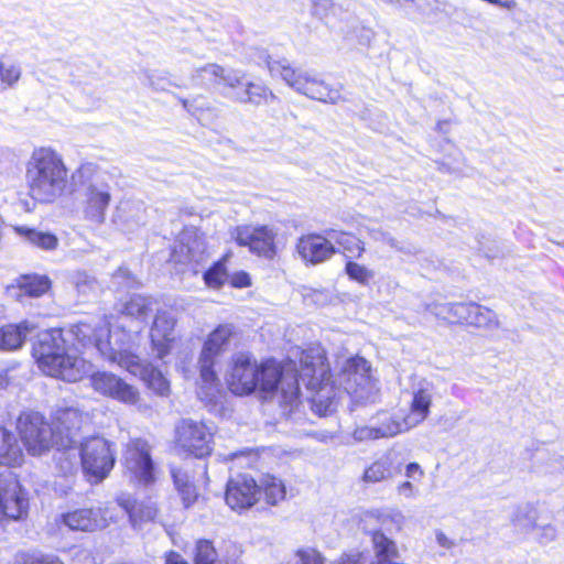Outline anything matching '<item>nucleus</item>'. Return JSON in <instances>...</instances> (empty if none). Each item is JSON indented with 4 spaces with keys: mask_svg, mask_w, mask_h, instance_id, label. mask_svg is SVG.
I'll use <instances>...</instances> for the list:
<instances>
[{
    "mask_svg": "<svg viewBox=\"0 0 564 564\" xmlns=\"http://www.w3.org/2000/svg\"><path fill=\"white\" fill-rule=\"evenodd\" d=\"M7 386H8V379L4 376L0 375V389L6 388Z\"/></svg>",
    "mask_w": 564,
    "mask_h": 564,
    "instance_id": "obj_61",
    "label": "nucleus"
},
{
    "mask_svg": "<svg viewBox=\"0 0 564 564\" xmlns=\"http://www.w3.org/2000/svg\"><path fill=\"white\" fill-rule=\"evenodd\" d=\"M28 499L12 473L0 474V517L21 519L28 511Z\"/></svg>",
    "mask_w": 564,
    "mask_h": 564,
    "instance_id": "obj_17",
    "label": "nucleus"
},
{
    "mask_svg": "<svg viewBox=\"0 0 564 564\" xmlns=\"http://www.w3.org/2000/svg\"><path fill=\"white\" fill-rule=\"evenodd\" d=\"M339 384L358 403L375 402L379 394L378 381L372 378L370 362L359 356L345 360L339 373Z\"/></svg>",
    "mask_w": 564,
    "mask_h": 564,
    "instance_id": "obj_10",
    "label": "nucleus"
},
{
    "mask_svg": "<svg viewBox=\"0 0 564 564\" xmlns=\"http://www.w3.org/2000/svg\"><path fill=\"white\" fill-rule=\"evenodd\" d=\"M397 491L399 495H401L405 498H412V497H414L415 488L412 485V482L403 481L398 486Z\"/></svg>",
    "mask_w": 564,
    "mask_h": 564,
    "instance_id": "obj_57",
    "label": "nucleus"
},
{
    "mask_svg": "<svg viewBox=\"0 0 564 564\" xmlns=\"http://www.w3.org/2000/svg\"><path fill=\"white\" fill-rule=\"evenodd\" d=\"M330 564H361V554H343L338 560L332 562Z\"/></svg>",
    "mask_w": 564,
    "mask_h": 564,
    "instance_id": "obj_56",
    "label": "nucleus"
},
{
    "mask_svg": "<svg viewBox=\"0 0 564 564\" xmlns=\"http://www.w3.org/2000/svg\"><path fill=\"white\" fill-rule=\"evenodd\" d=\"M174 327L175 318L172 313L167 311H159L156 313L150 330V337L152 350L160 359H163L171 351V346L175 338Z\"/></svg>",
    "mask_w": 564,
    "mask_h": 564,
    "instance_id": "obj_21",
    "label": "nucleus"
},
{
    "mask_svg": "<svg viewBox=\"0 0 564 564\" xmlns=\"http://www.w3.org/2000/svg\"><path fill=\"white\" fill-rule=\"evenodd\" d=\"M535 521H536V512L530 506L517 508V510L512 517L513 524L517 528H519L520 530H523L525 532L531 531L536 528Z\"/></svg>",
    "mask_w": 564,
    "mask_h": 564,
    "instance_id": "obj_40",
    "label": "nucleus"
},
{
    "mask_svg": "<svg viewBox=\"0 0 564 564\" xmlns=\"http://www.w3.org/2000/svg\"><path fill=\"white\" fill-rule=\"evenodd\" d=\"M195 564H227L224 563L213 543L208 540H200L196 544Z\"/></svg>",
    "mask_w": 564,
    "mask_h": 564,
    "instance_id": "obj_39",
    "label": "nucleus"
},
{
    "mask_svg": "<svg viewBox=\"0 0 564 564\" xmlns=\"http://www.w3.org/2000/svg\"><path fill=\"white\" fill-rule=\"evenodd\" d=\"M258 486L260 488V496L264 495L268 505L275 506L285 498V485L275 476L263 475Z\"/></svg>",
    "mask_w": 564,
    "mask_h": 564,
    "instance_id": "obj_33",
    "label": "nucleus"
},
{
    "mask_svg": "<svg viewBox=\"0 0 564 564\" xmlns=\"http://www.w3.org/2000/svg\"><path fill=\"white\" fill-rule=\"evenodd\" d=\"M230 391L238 395L252 393L260 388L264 393L272 394L289 415L300 404L297 376L284 372L279 364L268 360L258 365L249 354L239 352L232 358V367L228 378Z\"/></svg>",
    "mask_w": 564,
    "mask_h": 564,
    "instance_id": "obj_1",
    "label": "nucleus"
},
{
    "mask_svg": "<svg viewBox=\"0 0 564 564\" xmlns=\"http://www.w3.org/2000/svg\"><path fill=\"white\" fill-rule=\"evenodd\" d=\"M246 74L238 69H226L216 63L196 67L189 80L193 86H223L225 97L239 102L260 106L276 99L273 91L265 85L245 80Z\"/></svg>",
    "mask_w": 564,
    "mask_h": 564,
    "instance_id": "obj_3",
    "label": "nucleus"
},
{
    "mask_svg": "<svg viewBox=\"0 0 564 564\" xmlns=\"http://www.w3.org/2000/svg\"><path fill=\"white\" fill-rule=\"evenodd\" d=\"M393 250H397L399 252L405 253V254H416L419 252V249L414 246H403L399 242V248H392Z\"/></svg>",
    "mask_w": 564,
    "mask_h": 564,
    "instance_id": "obj_58",
    "label": "nucleus"
},
{
    "mask_svg": "<svg viewBox=\"0 0 564 564\" xmlns=\"http://www.w3.org/2000/svg\"><path fill=\"white\" fill-rule=\"evenodd\" d=\"M177 491L181 495L182 501L186 508L192 506L197 498L196 488L193 484L180 487L177 488Z\"/></svg>",
    "mask_w": 564,
    "mask_h": 564,
    "instance_id": "obj_48",
    "label": "nucleus"
},
{
    "mask_svg": "<svg viewBox=\"0 0 564 564\" xmlns=\"http://www.w3.org/2000/svg\"><path fill=\"white\" fill-rule=\"evenodd\" d=\"M172 477H173L176 489L192 484V481L189 480V476L182 469L173 468Z\"/></svg>",
    "mask_w": 564,
    "mask_h": 564,
    "instance_id": "obj_53",
    "label": "nucleus"
},
{
    "mask_svg": "<svg viewBox=\"0 0 564 564\" xmlns=\"http://www.w3.org/2000/svg\"><path fill=\"white\" fill-rule=\"evenodd\" d=\"M149 85L155 90H166L170 85L169 80L161 77L156 73H151L147 75Z\"/></svg>",
    "mask_w": 564,
    "mask_h": 564,
    "instance_id": "obj_50",
    "label": "nucleus"
},
{
    "mask_svg": "<svg viewBox=\"0 0 564 564\" xmlns=\"http://www.w3.org/2000/svg\"><path fill=\"white\" fill-rule=\"evenodd\" d=\"M153 300L150 297L134 295L127 301L121 308L122 317H130L135 322V332L142 328L149 313L152 311Z\"/></svg>",
    "mask_w": 564,
    "mask_h": 564,
    "instance_id": "obj_31",
    "label": "nucleus"
},
{
    "mask_svg": "<svg viewBox=\"0 0 564 564\" xmlns=\"http://www.w3.org/2000/svg\"><path fill=\"white\" fill-rule=\"evenodd\" d=\"M123 464L131 477L140 484L150 485L154 481V464L151 447L147 441L141 438L130 441L123 453Z\"/></svg>",
    "mask_w": 564,
    "mask_h": 564,
    "instance_id": "obj_14",
    "label": "nucleus"
},
{
    "mask_svg": "<svg viewBox=\"0 0 564 564\" xmlns=\"http://www.w3.org/2000/svg\"><path fill=\"white\" fill-rule=\"evenodd\" d=\"M212 437L208 427L200 422L185 419L176 426V443L196 457H204L212 452Z\"/></svg>",
    "mask_w": 564,
    "mask_h": 564,
    "instance_id": "obj_15",
    "label": "nucleus"
},
{
    "mask_svg": "<svg viewBox=\"0 0 564 564\" xmlns=\"http://www.w3.org/2000/svg\"><path fill=\"white\" fill-rule=\"evenodd\" d=\"M83 470L99 482L112 470L116 463L115 443L102 436H91L79 444Z\"/></svg>",
    "mask_w": 564,
    "mask_h": 564,
    "instance_id": "obj_13",
    "label": "nucleus"
},
{
    "mask_svg": "<svg viewBox=\"0 0 564 564\" xmlns=\"http://www.w3.org/2000/svg\"><path fill=\"white\" fill-rule=\"evenodd\" d=\"M455 303H441L427 306V310L437 318L446 319L453 323Z\"/></svg>",
    "mask_w": 564,
    "mask_h": 564,
    "instance_id": "obj_45",
    "label": "nucleus"
},
{
    "mask_svg": "<svg viewBox=\"0 0 564 564\" xmlns=\"http://www.w3.org/2000/svg\"><path fill=\"white\" fill-rule=\"evenodd\" d=\"M296 252L304 262L315 265L329 260L336 248L327 237L308 234L299 238Z\"/></svg>",
    "mask_w": 564,
    "mask_h": 564,
    "instance_id": "obj_20",
    "label": "nucleus"
},
{
    "mask_svg": "<svg viewBox=\"0 0 564 564\" xmlns=\"http://www.w3.org/2000/svg\"><path fill=\"white\" fill-rule=\"evenodd\" d=\"M236 336V327L232 324L217 326L205 339L199 357V378L203 382L202 389H206L205 395L214 397L217 389L218 378L214 370L216 359L221 356Z\"/></svg>",
    "mask_w": 564,
    "mask_h": 564,
    "instance_id": "obj_9",
    "label": "nucleus"
},
{
    "mask_svg": "<svg viewBox=\"0 0 564 564\" xmlns=\"http://www.w3.org/2000/svg\"><path fill=\"white\" fill-rule=\"evenodd\" d=\"M110 325L106 316L93 322L82 321L72 327L70 334L84 348L95 349L110 362L119 365L132 375L141 376L147 366L140 362L138 356L111 341Z\"/></svg>",
    "mask_w": 564,
    "mask_h": 564,
    "instance_id": "obj_5",
    "label": "nucleus"
},
{
    "mask_svg": "<svg viewBox=\"0 0 564 564\" xmlns=\"http://www.w3.org/2000/svg\"><path fill=\"white\" fill-rule=\"evenodd\" d=\"M172 260L184 264H199L206 259V245L196 232H184L172 251Z\"/></svg>",
    "mask_w": 564,
    "mask_h": 564,
    "instance_id": "obj_23",
    "label": "nucleus"
},
{
    "mask_svg": "<svg viewBox=\"0 0 564 564\" xmlns=\"http://www.w3.org/2000/svg\"><path fill=\"white\" fill-rule=\"evenodd\" d=\"M21 76L22 69L19 64L0 57V91L15 87Z\"/></svg>",
    "mask_w": 564,
    "mask_h": 564,
    "instance_id": "obj_36",
    "label": "nucleus"
},
{
    "mask_svg": "<svg viewBox=\"0 0 564 564\" xmlns=\"http://www.w3.org/2000/svg\"><path fill=\"white\" fill-rule=\"evenodd\" d=\"M165 564H188L181 555L176 553H171L166 557Z\"/></svg>",
    "mask_w": 564,
    "mask_h": 564,
    "instance_id": "obj_59",
    "label": "nucleus"
},
{
    "mask_svg": "<svg viewBox=\"0 0 564 564\" xmlns=\"http://www.w3.org/2000/svg\"><path fill=\"white\" fill-rule=\"evenodd\" d=\"M377 427L381 437H392L414 427L406 415L382 413L378 416Z\"/></svg>",
    "mask_w": 564,
    "mask_h": 564,
    "instance_id": "obj_32",
    "label": "nucleus"
},
{
    "mask_svg": "<svg viewBox=\"0 0 564 564\" xmlns=\"http://www.w3.org/2000/svg\"><path fill=\"white\" fill-rule=\"evenodd\" d=\"M325 234L334 239L336 243L344 248L345 251L349 253L350 257L361 258L365 252L364 242L358 239L356 236L347 232H338L335 229H327Z\"/></svg>",
    "mask_w": 564,
    "mask_h": 564,
    "instance_id": "obj_35",
    "label": "nucleus"
},
{
    "mask_svg": "<svg viewBox=\"0 0 564 564\" xmlns=\"http://www.w3.org/2000/svg\"><path fill=\"white\" fill-rule=\"evenodd\" d=\"M227 279L225 265L221 261L215 263L204 274V281L206 285L213 289L220 288Z\"/></svg>",
    "mask_w": 564,
    "mask_h": 564,
    "instance_id": "obj_42",
    "label": "nucleus"
},
{
    "mask_svg": "<svg viewBox=\"0 0 564 564\" xmlns=\"http://www.w3.org/2000/svg\"><path fill=\"white\" fill-rule=\"evenodd\" d=\"M368 235L376 242L386 243L391 249L399 248V241L390 232L381 228H368Z\"/></svg>",
    "mask_w": 564,
    "mask_h": 564,
    "instance_id": "obj_46",
    "label": "nucleus"
},
{
    "mask_svg": "<svg viewBox=\"0 0 564 564\" xmlns=\"http://www.w3.org/2000/svg\"><path fill=\"white\" fill-rule=\"evenodd\" d=\"M434 393V383L426 380L420 381L414 388L410 412L406 414L414 427L424 422L429 416Z\"/></svg>",
    "mask_w": 564,
    "mask_h": 564,
    "instance_id": "obj_24",
    "label": "nucleus"
},
{
    "mask_svg": "<svg viewBox=\"0 0 564 564\" xmlns=\"http://www.w3.org/2000/svg\"><path fill=\"white\" fill-rule=\"evenodd\" d=\"M437 542L441 546H444V547H452L454 544L448 540V538L444 534V533H437Z\"/></svg>",
    "mask_w": 564,
    "mask_h": 564,
    "instance_id": "obj_60",
    "label": "nucleus"
},
{
    "mask_svg": "<svg viewBox=\"0 0 564 564\" xmlns=\"http://www.w3.org/2000/svg\"><path fill=\"white\" fill-rule=\"evenodd\" d=\"M87 420L79 409L75 406H58L54 412L55 429L61 434V448L56 460L64 473H72L77 466L75 444L76 436Z\"/></svg>",
    "mask_w": 564,
    "mask_h": 564,
    "instance_id": "obj_11",
    "label": "nucleus"
},
{
    "mask_svg": "<svg viewBox=\"0 0 564 564\" xmlns=\"http://www.w3.org/2000/svg\"><path fill=\"white\" fill-rule=\"evenodd\" d=\"M65 341L61 329L43 330L33 345V356L47 376L75 382L87 372L88 365L83 358L67 354Z\"/></svg>",
    "mask_w": 564,
    "mask_h": 564,
    "instance_id": "obj_4",
    "label": "nucleus"
},
{
    "mask_svg": "<svg viewBox=\"0 0 564 564\" xmlns=\"http://www.w3.org/2000/svg\"><path fill=\"white\" fill-rule=\"evenodd\" d=\"M225 499L235 511L248 510L260 500L258 482L250 475L238 474L228 480Z\"/></svg>",
    "mask_w": 564,
    "mask_h": 564,
    "instance_id": "obj_16",
    "label": "nucleus"
},
{
    "mask_svg": "<svg viewBox=\"0 0 564 564\" xmlns=\"http://www.w3.org/2000/svg\"><path fill=\"white\" fill-rule=\"evenodd\" d=\"M93 388L107 397L126 404H137L140 395L138 390L118 376L110 372H96L91 376Z\"/></svg>",
    "mask_w": 564,
    "mask_h": 564,
    "instance_id": "obj_19",
    "label": "nucleus"
},
{
    "mask_svg": "<svg viewBox=\"0 0 564 564\" xmlns=\"http://www.w3.org/2000/svg\"><path fill=\"white\" fill-rule=\"evenodd\" d=\"M118 505L129 514L131 524L137 528L141 522L153 520L156 508L151 501H137L128 494L117 497Z\"/></svg>",
    "mask_w": 564,
    "mask_h": 564,
    "instance_id": "obj_26",
    "label": "nucleus"
},
{
    "mask_svg": "<svg viewBox=\"0 0 564 564\" xmlns=\"http://www.w3.org/2000/svg\"><path fill=\"white\" fill-rule=\"evenodd\" d=\"M77 174L83 180L82 205L85 219L101 225L111 203V186L106 173L94 171L90 164L82 165Z\"/></svg>",
    "mask_w": 564,
    "mask_h": 564,
    "instance_id": "obj_8",
    "label": "nucleus"
},
{
    "mask_svg": "<svg viewBox=\"0 0 564 564\" xmlns=\"http://www.w3.org/2000/svg\"><path fill=\"white\" fill-rule=\"evenodd\" d=\"M17 429L26 452L32 456H41L54 445L61 448V442L55 440L51 424L39 412H23L20 414Z\"/></svg>",
    "mask_w": 564,
    "mask_h": 564,
    "instance_id": "obj_12",
    "label": "nucleus"
},
{
    "mask_svg": "<svg viewBox=\"0 0 564 564\" xmlns=\"http://www.w3.org/2000/svg\"><path fill=\"white\" fill-rule=\"evenodd\" d=\"M232 238L239 246L248 247L252 253L272 259L275 256V232L268 226H238Z\"/></svg>",
    "mask_w": 564,
    "mask_h": 564,
    "instance_id": "obj_18",
    "label": "nucleus"
},
{
    "mask_svg": "<svg viewBox=\"0 0 564 564\" xmlns=\"http://www.w3.org/2000/svg\"><path fill=\"white\" fill-rule=\"evenodd\" d=\"M34 330L35 326L29 322L2 327L0 330V348L7 350L20 348Z\"/></svg>",
    "mask_w": 564,
    "mask_h": 564,
    "instance_id": "obj_30",
    "label": "nucleus"
},
{
    "mask_svg": "<svg viewBox=\"0 0 564 564\" xmlns=\"http://www.w3.org/2000/svg\"><path fill=\"white\" fill-rule=\"evenodd\" d=\"M393 475L392 464L389 457H382L369 466L364 473V480L378 482Z\"/></svg>",
    "mask_w": 564,
    "mask_h": 564,
    "instance_id": "obj_38",
    "label": "nucleus"
},
{
    "mask_svg": "<svg viewBox=\"0 0 564 564\" xmlns=\"http://www.w3.org/2000/svg\"><path fill=\"white\" fill-rule=\"evenodd\" d=\"M300 364L302 380H307V389L315 391L312 398V410L319 416L332 413L335 410L336 391L330 380V368L324 349L319 346L304 349L301 352Z\"/></svg>",
    "mask_w": 564,
    "mask_h": 564,
    "instance_id": "obj_6",
    "label": "nucleus"
},
{
    "mask_svg": "<svg viewBox=\"0 0 564 564\" xmlns=\"http://www.w3.org/2000/svg\"><path fill=\"white\" fill-rule=\"evenodd\" d=\"M145 207L142 203L124 202L118 208L117 221L127 231H133L134 229L145 225L147 215Z\"/></svg>",
    "mask_w": 564,
    "mask_h": 564,
    "instance_id": "obj_29",
    "label": "nucleus"
},
{
    "mask_svg": "<svg viewBox=\"0 0 564 564\" xmlns=\"http://www.w3.org/2000/svg\"><path fill=\"white\" fill-rule=\"evenodd\" d=\"M182 104H183V107H184L186 110H189V101H188V100L183 99V100H182Z\"/></svg>",
    "mask_w": 564,
    "mask_h": 564,
    "instance_id": "obj_63",
    "label": "nucleus"
},
{
    "mask_svg": "<svg viewBox=\"0 0 564 564\" xmlns=\"http://www.w3.org/2000/svg\"><path fill=\"white\" fill-rule=\"evenodd\" d=\"M24 453L15 434L0 425V465L8 467L21 466Z\"/></svg>",
    "mask_w": 564,
    "mask_h": 564,
    "instance_id": "obj_25",
    "label": "nucleus"
},
{
    "mask_svg": "<svg viewBox=\"0 0 564 564\" xmlns=\"http://www.w3.org/2000/svg\"><path fill=\"white\" fill-rule=\"evenodd\" d=\"M265 65L272 77L280 76L289 87L311 99L325 104H337L341 99L340 91L314 72L292 67L286 59L274 61L270 56Z\"/></svg>",
    "mask_w": 564,
    "mask_h": 564,
    "instance_id": "obj_7",
    "label": "nucleus"
},
{
    "mask_svg": "<svg viewBox=\"0 0 564 564\" xmlns=\"http://www.w3.org/2000/svg\"><path fill=\"white\" fill-rule=\"evenodd\" d=\"M23 564H64L57 556L54 555H40L32 556L24 561Z\"/></svg>",
    "mask_w": 564,
    "mask_h": 564,
    "instance_id": "obj_51",
    "label": "nucleus"
},
{
    "mask_svg": "<svg viewBox=\"0 0 564 564\" xmlns=\"http://www.w3.org/2000/svg\"><path fill=\"white\" fill-rule=\"evenodd\" d=\"M469 326L484 330H496L499 328L500 322L492 310L476 303L471 311Z\"/></svg>",
    "mask_w": 564,
    "mask_h": 564,
    "instance_id": "obj_34",
    "label": "nucleus"
},
{
    "mask_svg": "<svg viewBox=\"0 0 564 564\" xmlns=\"http://www.w3.org/2000/svg\"><path fill=\"white\" fill-rule=\"evenodd\" d=\"M345 272L349 276V279L362 285L369 284V282L375 276V272L372 270L368 269L364 264H360L351 260L346 262Z\"/></svg>",
    "mask_w": 564,
    "mask_h": 564,
    "instance_id": "obj_41",
    "label": "nucleus"
},
{
    "mask_svg": "<svg viewBox=\"0 0 564 564\" xmlns=\"http://www.w3.org/2000/svg\"><path fill=\"white\" fill-rule=\"evenodd\" d=\"M113 280L118 284H123L124 286H131L133 284V279L129 270L124 268H119L117 272L113 274Z\"/></svg>",
    "mask_w": 564,
    "mask_h": 564,
    "instance_id": "obj_52",
    "label": "nucleus"
},
{
    "mask_svg": "<svg viewBox=\"0 0 564 564\" xmlns=\"http://www.w3.org/2000/svg\"><path fill=\"white\" fill-rule=\"evenodd\" d=\"M405 476L413 480H420L424 476V471L417 463H410L405 467Z\"/></svg>",
    "mask_w": 564,
    "mask_h": 564,
    "instance_id": "obj_55",
    "label": "nucleus"
},
{
    "mask_svg": "<svg viewBox=\"0 0 564 564\" xmlns=\"http://www.w3.org/2000/svg\"><path fill=\"white\" fill-rule=\"evenodd\" d=\"M447 126V121H440L436 126L437 130L443 132L444 131V127Z\"/></svg>",
    "mask_w": 564,
    "mask_h": 564,
    "instance_id": "obj_62",
    "label": "nucleus"
},
{
    "mask_svg": "<svg viewBox=\"0 0 564 564\" xmlns=\"http://www.w3.org/2000/svg\"><path fill=\"white\" fill-rule=\"evenodd\" d=\"M11 228L30 246L43 251H55L59 246V239L50 231H42L22 225H13Z\"/></svg>",
    "mask_w": 564,
    "mask_h": 564,
    "instance_id": "obj_27",
    "label": "nucleus"
},
{
    "mask_svg": "<svg viewBox=\"0 0 564 564\" xmlns=\"http://www.w3.org/2000/svg\"><path fill=\"white\" fill-rule=\"evenodd\" d=\"M251 284V279L246 272H237L231 276V285L235 288H246Z\"/></svg>",
    "mask_w": 564,
    "mask_h": 564,
    "instance_id": "obj_54",
    "label": "nucleus"
},
{
    "mask_svg": "<svg viewBox=\"0 0 564 564\" xmlns=\"http://www.w3.org/2000/svg\"><path fill=\"white\" fill-rule=\"evenodd\" d=\"M354 438L357 441L377 440L381 438L377 425L358 427L354 432Z\"/></svg>",
    "mask_w": 564,
    "mask_h": 564,
    "instance_id": "obj_47",
    "label": "nucleus"
},
{
    "mask_svg": "<svg viewBox=\"0 0 564 564\" xmlns=\"http://www.w3.org/2000/svg\"><path fill=\"white\" fill-rule=\"evenodd\" d=\"M17 297L20 300L23 295L30 297H40L51 289V280L47 275L25 274L15 280Z\"/></svg>",
    "mask_w": 564,
    "mask_h": 564,
    "instance_id": "obj_28",
    "label": "nucleus"
},
{
    "mask_svg": "<svg viewBox=\"0 0 564 564\" xmlns=\"http://www.w3.org/2000/svg\"><path fill=\"white\" fill-rule=\"evenodd\" d=\"M68 173L63 155L56 150L34 149L25 167L30 197L42 204L54 203L67 192Z\"/></svg>",
    "mask_w": 564,
    "mask_h": 564,
    "instance_id": "obj_2",
    "label": "nucleus"
},
{
    "mask_svg": "<svg viewBox=\"0 0 564 564\" xmlns=\"http://www.w3.org/2000/svg\"><path fill=\"white\" fill-rule=\"evenodd\" d=\"M141 378L156 394L164 397L170 393V382L160 370L148 366L142 370Z\"/></svg>",
    "mask_w": 564,
    "mask_h": 564,
    "instance_id": "obj_37",
    "label": "nucleus"
},
{
    "mask_svg": "<svg viewBox=\"0 0 564 564\" xmlns=\"http://www.w3.org/2000/svg\"><path fill=\"white\" fill-rule=\"evenodd\" d=\"M300 564H325V557L315 549H301L296 552Z\"/></svg>",
    "mask_w": 564,
    "mask_h": 564,
    "instance_id": "obj_44",
    "label": "nucleus"
},
{
    "mask_svg": "<svg viewBox=\"0 0 564 564\" xmlns=\"http://www.w3.org/2000/svg\"><path fill=\"white\" fill-rule=\"evenodd\" d=\"M323 6L327 7L330 4L329 0H322Z\"/></svg>",
    "mask_w": 564,
    "mask_h": 564,
    "instance_id": "obj_64",
    "label": "nucleus"
},
{
    "mask_svg": "<svg viewBox=\"0 0 564 564\" xmlns=\"http://www.w3.org/2000/svg\"><path fill=\"white\" fill-rule=\"evenodd\" d=\"M556 538V530L553 525L546 524L539 528L538 539L541 543L546 544L554 541Z\"/></svg>",
    "mask_w": 564,
    "mask_h": 564,
    "instance_id": "obj_49",
    "label": "nucleus"
},
{
    "mask_svg": "<svg viewBox=\"0 0 564 564\" xmlns=\"http://www.w3.org/2000/svg\"><path fill=\"white\" fill-rule=\"evenodd\" d=\"M476 303H455L453 323L469 325L471 311Z\"/></svg>",
    "mask_w": 564,
    "mask_h": 564,
    "instance_id": "obj_43",
    "label": "nucleus"
},
{
    "mask_svg": "<svg viewBox=\"0 0 564 564\" xmlns=\"http://www.w3.org/2000/svg\"><path fill=\"white\" fill-rule=\"evenodd\" d=\"M62 522L73 531L85 532H93L108 525L106 511L100 508H83L63 513Z\"/></svg>",
    "mask_w": 564,
    "mask_h": 564,
    "instance_id": "obj_22",
    "label": "nucleus"
}]
</instances>
